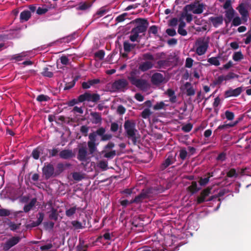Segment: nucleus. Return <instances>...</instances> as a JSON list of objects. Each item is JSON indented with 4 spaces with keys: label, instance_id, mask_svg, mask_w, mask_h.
<instances>
[{
    "label": "nucleus",
    "instance_id": "1",
    "mask_svg": "<svg viewBox=\"0 0 251 251\" xmlns=\"http://www.w3.org/2000/svg\"><path fill=\"white\" fill-rule=\"evenodd\" d=\"M124 128L127 137L131 140L133 144L136 145L139 140L140 136L136 129V123L133 120H126L124 123Z\"/></svg>",
    "mask_w": 251,
    "mask_h": 251
},
{
    "label": "nucleus",
    "instance_id": "2",
    "mask_svg": "<svg viewBox=\"0 0 251 251\" xmlns=\"http://www.w3.org/2000/svg\"><path fill=\"white\" fill-rule=\"evenodd\" d=\"M100 99V96L98 94L90 93L88 92L80 95L78 97L79 102H82L85 101L88 102H96Z\"/></svg>",
    "mask_w": 251,
    "mask_h": 251
},
{
    "label": "nucleus",
    "instance_id": "3",
    "mask_svg": "<svg viewBox=\"0 0 251 251\" xmlns=\"http://www.w3.org/2000/svg\"><path fill=\"white\" fill-rule=\"evenodd\" d=\"M185 6L186 10L190 11L195 14H201L204 9L203 3L199 1H196L192 3L186 5Z\"/></svg>",
    "mask_w": 251,
    "mask_h": 251
},
{
    "label": "nucleus",
    "instance_id": "4",
    "mask_svg": "<svg viewBox=\"0 0 251 251\" xmlns=\"http://www.w3.org/2000/svg\"><path fill=\"white\" fill-rule=\"evenodd\" d=\"M136 23L138 25L132 29L138 34L145 32L148 28L149 23L146 19H137Z\"/></svg>",
    "mask_w": 251,
    "mask_h": 251
},
{
    "label": "nucleus",
    "instance_id": "5",
    "mask_svg": "<svg viewBox=\"0 0 251 251\" xmlns=\"http://www.w3.org/2000/svg\"><path fill=\"white\" fill-rule=\"evenodd\" d=\"M21 240V238L19 236H12L5 242L3 245V249L5 251H7L13 247L17 245Z\"/></svg>",
    "mask_w": 251,
    "mask_h": 251
},
{
    "label": "nucleus",
    "instance_id": "6",
    "mask_svg": "<svg viewBox=\"0 0 251 251\" xmlns=\"http://www.w3.org/2000/svg\"><path fill=\"white\" fill-rule=\"evenodd\" d=\"M128 84V81L124 78L115 80L112 84V88L115 91H124Z\"/></svg>",
    "mask_w": 251,
    "mask_h": 251
},
{
    "label": "nucleus",
    "instance_id": "7",
    "mask_svg": "<svg viewBox=\"0 0 251 251\" xmlns=\"http://www.w3.org/2000/svg\"><path fill=\"white\" fill-rule=\"evenodd\" d=\"M168 80L165 76L161 73H155L151 77V82L155 85L159 86L162 84L166 83Z\"/></svg>",
    "mask_w": 251,
    "mask_h": 251
},
{
    "label": "nucleus",
    "instance_id": "8",
    "mask_svg": "<svg viewBox=\"0 0 251 251\" xmlns=\"http://www.w3.org/2000/svg\"><path fill=\"white\" fill-rule=\"evenodd\" d=\"M43 174L46 179H49L52 176H56L54 172V168L52 164L48 163L45 164L42 169Z\"/></svg>",
    "mask_w": 251,
    "mask_h": 251
},
{
    "label": "nucleus",
    "instance_id": "9",
    "mask_svg": "<svg viewBox=\"0 0 251 251\" xmlns=\"http://www.w3.org/2000/svg\"><path fill=\"white\" fill-rule=\"evenodd\" d=\"M77 158L81 162H87L89 159L86 146L80 148L78 150Z\"/></svg>",
    "mask_w": 251,
    "mask_h": 251
},
{
    "label": "nucleus",
    "instance_id": "10",
    "mask_svg": "<svg viewBox=\"0 0 251 251\" xmlns=\"http://www.w3.org/2000/svg\"><path fill=\"white\" fill-rule=\"evenodd\" d=\"M89 141L88 142V147L90 154L94 153L97 150V145L96 144V139H95V135L93 134L89 135Z\"/></svg>",
    "mask_w": 251,
    "mask_h": 251
},
{
    "label": "nucleus",
    "instance_id": "11",
    "mask_svg": "<svg viewBox=\"0 0 251 251\" xmlns=\"http://www.w3.org/2000/svg\"><path fill=\"white\" fill-rule=\"evenodd\" d=\"M22 211H12V210L1 208L0 209V216H9L11 218H16L18 215L22 213Z\"/></svg>",
    "mask_w": 251,
    "mask_h": 251
},
{
    "label": "nucleus",
    "instance_id": "12",
    "mask_svg": "<svg viewBox=\"0 0 251 251\" xmlns=\"http://www.w3.org/2000/svg\"><path fill=\"white\" fill-rule=\"evenodd\" d=\"M243 91V88L239 87L235 89L229 88L225 92V96L226 98L230 97H237L239 96Z\"/></svg>",
    "mask_w": 251,
    "mask_h": 251
},
{
    "label": "nucleus",
    "instance_id": "13",
    "mask_svg": "<svg viewBox=\"0 0 251 251\" xmlns=\"http://www.w3.org/2000/svg\"><path fill=\"white\" fill-rule=\"evenodd\" d=\"M132 84L143 90L147 89L149 87L147 80L140 78H137Z\"/></svg>",
    "mask_w": 251,
    "mask_h": 251
},
{
    "label": "nucleus",
    "instance_id": "14",
    "mask_svg": "<svg viewBox=\"0 0 251 251\" xmlns=\"http://www.w3.org/2000/svg\"><path fill=\"white\" fill-rule=\"evenodd\" d=\"M195 48L198 54L201 55L204 54V38H201L196 42Z\"/></svg>",
    "mask_w": 251,
    "mask_h": 251
},
{
    "label": "nucleus",
    "instance_id": "15",
    "mask_svg": "<svg viewBox=\"0 0 251 251\" xmlns=\"http://www.w3.org/2000/svg\"><path fill=\"white\" fill-rule=\"evenodd\" d=\"M237 9L239 13L242 16V18L244 22H247L249 17V12L245 7L244 4L242 3L240 4Z\"/></svg>",
    "mask_w": 251,
    "mask_h": 251
},
{
    "label": "nucleus",
    "instance_id": "16",
    "mask_svg": "<svg viewBox=\"0 0 251 251\" xmlns=\"http://www.w3.org/2000/svg\"><path fill=\"white\" fill-rule=\"evenodd\" d=\"M175 161V158L172 154L168 155L167 158L161 164L160 169L162 171L165 170L170 165L173 164Z\"/></svg>",
    "mask_w": 251,
    "mask_h": 251
},
{
    "label": "nucleus",
    "instance_id": "17",
    "mask_svg": "<svg viewBox=\"0 0 251 251\" xmlns=\"http://www.w3.org/2000/svg\"><path fill=\"white\" fill-rule=\"evenodd\" d=\"M226 19L225 23L227 25L233 19L234 16L235 11L232 7L227 9L225 12Z\"/></svg>",
    "mask_w": 251,
    "mask_h": 251
},
{
    "label": "nucleus",
    "instance_id": "18",
    "mask_svg": "<svg viewBox=\"0 0 251 251\" xmlns=\"http://www.w3.org/2000/svg\"><path fill=\"white\" fill-rule=\"evenodd\" d=\"M74 154L71 150H63L59 153L60 158L64 159H68L72 158Z\"/></svg>",
    "mask_w": 251,
    "mask_h": 251
},
{
    "label": "nucleus",
    "instance_id": "19",
    "mask_svg": "<svg viewBox=\"0 0 251 251\" xmlns=\"http://www.w3.org/2000/svg\"><path fill=\"white\" fill-rule=\"evenodd\" d=\"M223 20L224 19L222 16L211 17L209 18V21L215 27H217L220 25H221L223 23Z\"/></svg>",
    "mask_w": 251,
    "mask_h": 251
},
{
    "label": "nucleus",
    "instance_id": "20",
    "mask_svg": "<svg viewBox=\"0 0 251 251\" xmlns=\"http://www.w3.org/2000/svg\"><path fill=\"white\" fill-rule=\"evenodd\" d=\"M190 12V11L186 10V6H185L181 14V19H185L187 23H190L193 19L192 15L189 13Z\"/></svg>",
    "mask_w": 251,
    "mask_h": 251
},
{
    "label": "nucleus",
    "instance_id": "21",
    "mask_svg": "<svg viewBox=\"0 0 251 251\" xmlns=\"http://www.w3.org/2000/svg\"><path fill=\"white\" fill-rule=\"evenodd\" d=\"M5 223L6 225L8 226V228L10 229V230L12 231H16V230L20 228L21 226L20 223H15L9 219H7V221L5 222Z\"/></svg>",
    "mask_w": 251,
    "mask_h": 251
},
{
    "label": "nucleus",
    "instance_id": "22",
    "mask_svg": "<svg viewBox=\"0 0 251 251\" xmlns=\"http://www.w3.org/2000/svg\"><path fill=\"white\" fill-rule=\"evenodd\" d=\"M153 67V64L150 61H145L141 63L139 66V69L142 72H145Z\"/></svg>",
    "mask_w": 251,
    "mask_h": 251
},
{
    "label": "nucleus",
    "instance_id": "23",
    "mask_svg": "<svg viewBox=\"0 0 251 251\" xmlns=\"http://www.w3.org/2000/svg\"><path fill=\"white\" fill-rule=\"evenodd\" d=\"M36 202H37L36 198L32 199L28 203L25 204L24 206V211L25 213L28 212L35 205Z\"/></svg>",
    "mask_w": 251,
    "mask_h": 251
},
{
    "label": "nucleus",
    "instance_id": "24",
    "mask_svg": "<svg viewBox=\"0 0 251 251\" xmlns=\"http://www.w3.org/2000/svg\"><path fill=\"white\" fill-rule=\"evenodd\" d=\"M91 115L93 118L92 122L94 124H101L102 121V118L100 113L98 112H92Z\"/></svg>",
    "mask_w": 251,
    "mask_h": 251
},
{
    "label": "nucleus",
    "instance_id": "25",
    "mask_svg": "<svg viewBox=\"0 0 251 251\" xmlns=\"http://www.w3.org/2000/svg\"><path fill=\"white\" fill-rule=\"evenodd\" d=\"M138 74V71L136 69H133L130 72L128 76H127V78L131 84L135 81L138 78H137Z\"/></svg>",
    "mask_w": 251,
    "mask_h": 251
},
{
    "label": "nucleus",
    "instance_id": "26",
    "mask_svg": "<svg viewBox=\"0 0 251 251\" xmlns=\"http://www.w3.org/2000/svg\"><path fill=\"white\" fill-rule=\"evenodd\" d=\"M44 214L43 213H42V212L39 213L37 216V221L35 222H33L32 223V226L33 227H35V226H38L39 225H40L42 223V222L44 219Z\"/></svg>",
    "mask_w": 251,
    "mask_h": 251
},
{
    "label": "nucleus",
    "instance_id": "27",
    "mask_svg": "<svg viewBox=\"0 0 251 251\" xmlns=\"http://www.w3.org/2000/svg\"><path fill=\"white\" fill-rule=\"evenodd\" d=\"M49 218L50 220H52L55 221L58 220V214L56 209L53 207L51 208L49 215Z\"/></svg>",
    "mask_w": 251,
    "mask_h": 251
},
{
    "label": "nucleus",
    "instance_id": "28",
    "mask_svg": "<svg viewBox=\"0 0 251 251\" xmlns=\"http://www.w3.org/2000/svg\"><path fill=\"white\" fill-rule=\"evenodd\" d=\"M31 17V13L28 10H25L20 14V19L22 22L27 21Z\"/></svg>",
    "mask_w": 251,
    "mask_h": 251
},
{
    "label": "nucleus",
    "instance_id": "29",
    "mask_svg": "<svg viewBox=\"0 0 251 251\" xmlns=\"http://www.w3.org/2000/svg\"><path fill=\"white\" fill-rule=\"evenodd\" d=\"M212 187H207L206 188H205V201H209L212 200L213 199L217 198V197L215 195L212 196L210 198H207V196L211 193V189Z\"/></svg>",
    "mask_w": 251,
    "mask_h": 251
},
{
    "label": "nucleus",
    "instance_id": "30",
    "mask_svg": "<svg viewBox=\"0 0 251 251\" xmlns=\"http://www.w3.org/2000/svg\"><path fill=\"white\" fill-rule=\"evenodd\" d=\"M77 209L75 206L66 209L65 211L66 216L69 218L72 217L76 213Z\"/></svg>",
    "mask_w": 251,
    "mask_h": 251
},
{
    "label": "nucleus",
    "instance_id": "31",
    "mask_svg": "<svg viewBox=\"0 0 251 251\" xmlns=\"http://www.w3.org/2000/svg\"><path fill=\"white\" fill-rule=\"evenodd\" d=\"M123 45L124 50L126 52H130L135 47V45L130 44L128 41L124 42Z\"/></svg>",
    "mask_w": 251,
    "mask_h": 251
},
{
    "label": "nucleus",
    "instance_id": "32",
    "mask_svg": "<svg viewBox=\"0 0 251 251\" xmlns=\"http://www.w3.org/2000/svg\"><path fill=\"white\" fill-rule=\"evenodd\" d=\"M147 198V195L146 193L142 192L134 198V201L136 203L141 202L144 199Z\"/></svg>",
    "mask_w": 251,
    "mask_h": 251
},
{
    "label": "nucleus",
    "instance_id": "33",
    "mask_svg": "<svg viewBox=\"0 0 251 251\" xmlns=\"http://www.w3.org/2000/svg\"><path fill=\"white\" fill-rule=\"evenodd\" d=\"M105 132V129L103 127H100L99 128H98L95 132H93L90 134H94L95 139H96V137L97 135L101 136V138Z\"/></svg>",
    "mask_w": 251,
    "mask_h": 251
},
{
    "label": "nucleus",
    "instance_id": "34",
    "mask_svg": "<svg viewBox=\"0 0 251 251\" xmlns=\"http://www.w3.org/2000/svg\"><path fill=\"white\" fill-rule=\"evenodd\" d=\"M69 165H70L68 164L64 165L61 163H58L56 166L57 171L55 172L56 175H59L60 173H62L64 170L65 167H68Z\"/></svg>",
    "mask_w": 251,
    "mask_h": 251
},
{
    "label": "nucleus",
    "instance_id": "35",
    "mask_svg": "<svg viewBox=\"0 0 251 251\" xmlns=\"http://www.w3.org/2000/svg\"><path fill=\"white\" fill-rule=\"evenodd\" d=\"M232 58L235 61H239L244 58V55L241 51H237L234 53Z\"/></svg>",
    "mask_w": 251,
    "mask_h": 251
},
{
    "label": "nucleus",
    "instance_id": "36",
    "mask_svg": "<svg viewBox=\"0 0 251 251\" xmlns=\"http://www.w3.org/2000/svg\"><path fill=\"white\" fill-rule=\"evenodd\" d=\"M189 189L192 193H194L199 190L200 187L196 182L193 181L191 185L189 187Z\"/></svg>",
    "mask_w": 251,
    "mask_h": 251
},
{
    "label": "nucleus",
    "instance_id": "37",
    "mask_svg": "<svg viewBox=\"0 0 251 251\" xmlns=\"http://www.w3.org/2000/svg\"><path fill=\"white\" fill-rule=\"evenodd\" d=\"M167 106L163 101H160L157 102L153 107L154 110H159L164 109L165 107Z\"/></svg>",
    "mask_w": 251,
    "mask_h": 251
},
{
    "label": "nucleus",
    "instance_id": "38",
    "mask_svg": "<svg viewBox=\"0 0 251 251\" xmlns=\"http://www.w3.org/2000/svg\"><path fill=\"white\" fill-rule=\"evenodd\" d=\"M237 123H238V121H236L234 124H224L222 125H220L218 126L217 130H223V129H226L235 126L237 124Z\"/></svg>",
    "mask_w": 251,
    "mask_h": 251
},
{
    "label": "nucleus",
    "instance_id": "39",
    "mask_svg": "<svg viewBox=\"0 0 251 251\" xmlns=\"http://www.w3.org/2000/svg\"><path fill=\"white\" fill-rule=\"evenodd\" d=\"M187 88L186 94L188 96H193L195 94L194 89L191 86L190 83L187 82L185 84Z\"/></svg>",
    "mask_w": 251,
    "mask_h": 251
},
{
    "label": "nucleus",
    "instance_id": "40",
    "mask_svg": "<svg viewBox=\"0 0 251 251\" xmlns=\"http://www.w3.org/2000/svg\"><path fill=\"white\" fill-rule=\"evenodd\" d=\"M226 176L228 177H238V173L235 169L232 168L227 172Z\"/></svg>",
    "mask_w": 251,
    "mask_h": 251
},
{
    "label": "nucleus",
    "instance_id": "41",
    "mask_svg": "<svg viewBox=\"0 0 251 251\" xmlns=\"http://www.w3.org/2000/svg\"><path fill=\"white\" fill-rule=\"evenodd\" d=\"M98 167L102 170H106L108 168L107 162L105 160H100L98 163Z\"/></svg>",
    "mask_w": 251,
    "mask_h": 251
},
{
    "label": "nucleus",
    "instance_id": "42",
    "mask_svg": "<svg viewBox=\"0 0 251 251\" xmlns=\"http://www.w3.org/2000/svg\"><path fill=\"white\" fill-rule=\"evenodd\" d=\"M214 172H212L211 173H208L207 174V175H205V186L209 182L211 181H212L213 179H215V177L210 179L211 177L214 176Z\"/></svg>",
    "mask_w": 251,
    "mask_h": 251
},
{
    "label": "nucleus",
    "instance_id": "43",
    "mask_svg": "<svg viewBox=\"0 0 251 251\" xmlns=\"http://www.w3.org/2000/svg\"><path fill=\"white\" fill-rule=\"evenodd\" d=\"M71 224L75 229H82L84 227L82 224L78 221H73L71 222Z\"/></svg>",
    "mask_w": 251,
    "mask_h": 251
},
{
    "label": "nucleus",
    "instance_id": "44",
    "mask_svg": "<svg viewBox=\"0 0 251 251\" xmlns=\"http://www.w3.org/2000/svg\"><path fill=\"white\" fill-rule=\"evenodd\" d=\"M208 62L211 65L218 66L220 65L219 61L217 57H212L208 59Z\"/></svg>",
    "mask_w": 251,
    "mask_h": 251
},
{
    "label": "nucleus",
    "instance_id": "45",
    "mask_svg": "<svg viewBox=\"0 0 251 251\" xmlns=\"http://www.w3.org/2000/svg\"><path fill=\"white\" fill-rule=\"evenodd\" d=\"M192 127L193 125L190 123H188L183 125L181 127V129L185 132H189L191 130Z\"/></svg>",
    "mask_w": 251,
    "mask_h": 251
},
{
    "label": "nucleus",
    "instance_id": "46",
    "mask_svg": "<svg viewBox=\"0 0 251 251\" xmlns=\"http://www.w3.org/2000/svg\"><path fill=\"white\" fill-rule=\"evenodd\" d=\"M188 152L185 148L181 149L179 151V157L182 160H184L186 158Z\"/></svg>",
    "mask_w": 251,
    "mask_h": 251
},
{
    "label": "nucleus",
    "instance_id": "47",
    "mask_svg": "<svg viewBox=\"0 0 251 251\" xmlns=\"http://www.w3.org/2000/svg\"><path fill=\"white\" fill-rule=\"evenodd\" d=\"M36 100L39 102H42L43 101H48L50 100V98L48 96L42 94L39 95L37 97Z\"/></svg>",
    "mask_w": 251,
    "mask_h": 251
},
{
    "label": "nucleus",
    "instance_id": "48",
    "mask_svg": "<svg viewBox=\"0 0 251 251\" xmlns=\"http://www.w3.org/2000/svg\"><path fill=\"white\" fill-rule=\"evenodd\" d=\"M41 153V150L39 148L34 149L32 152V156L35 159H38L39 158Z\"/></svg>",
    "mask_w": 251,
    "mask_h": 251
},
{
    "label": "nucleus",
    "instance_id": "49",
    "mask_svg": "<svg viewBox=\"0 0 251 251\" xmlns=\"http://www.w3.org/2000/svg\"><path fill=\"white\" fill-rule=\"evenodd\" d=\"M151 114V110L148 108H146L142 111L141 116L143 118L146 119L149 118Z\"/></svg>",
    "mask_w": 251,
    "mask_h": 251
},
{
    "label": "nucleus",
    "instance_id": "50",
    "mask_svg": "<svg viewBox=\"0 0 251 251\" xmlns=\"http://www.w3.org/2000/svg\"><path fill=\"white\" fill-rule=\"evenodd\" d=\"M131 34L130 35L129 37L130 40L132 42H135L137 40L138 36L139 34H138L137 32H135L133 29L131 30Z\"/></svg>",
    "mask_w": 251,
    "mask_h": 251
},
{
    "label": "nucleus",
    "instance_id": "51",
    "mask_svg": "<svg viewBox=\"0 0 251 251\" xmlns=\"http://www.w3.org/2000/svg\"><path fill=\"white\" fill-rule=\"evenodd\" d=\"M47 12V9L46 8L45 5L42 7H39L37 9L36 12L38 15H43Z\"/></svg>",
    "mask_w": 251,
    "mask_h": 251
},
{
    "label": "nucleus",
    "instance_id": "52",
    "mask_svg": "<svg viewBox=\"0 0 251 251\" xmlns=\"http://www.w3.org/2000/svg\"><path fill=\"white\" fill-rule=\"evenodd\" d=\"M52 248L51 243H48L46 245L40 246V249L41 251H48Z\"/></svg>",
    "mask_w": 251,
    "mask_h": 251
},
{
    "label": "nucleus",
    "instance_id": "53",
    "mask_svg": "<svg viewBox=\"0 0 251 251\" xmlns=\"http://www.w3.org/2000/svg\"><path fill=\"white\" fill-rule=\"evenodd\" d=\"M42 74L44 76L49 77H51L53 76V73L49 71V68H45Z\"/></svg>",
    "mask_w": 251,
    "mask_h": 251
},
{
    "label": "nucleus",
    "instance_id": "54",
    "mask_svg": "<svg viewBox=\"0 0 251 251\" xmlns=\"http://www.w3.org/2000/svg\"><path fill=\"white\" fill-rule=\"evenodd\" d=\"M104 55V51L102 50H99L95 53V57L99 58L100 60H102L103 59Z\"/></svg>",
    "mask_w": 251,
    "mask_h": 251
},
{
    "label": "nucleus",
    "instance_id": "55",
    "mask_svg": "<svg viewBox=\"0 0 251 251\" xmlns=\"http://www.w3.org/2000/svg\"><path fill=\"white\" fill-rule=\"evenodd\" d=\"M225 116L226 118L228 120H232L234 118V114L233 112L229 111H226L225 112Z\"/></svg>",
    "mask_w": 251,
    "mask_h": 251
},
{
    "label": "nucleus",
    "instance_id": "56",
    "mask_svg": "<svg viewBox=\"0 0 251 251\" xmlns=\"http://www.w3.org/2000/svg\"><path fill=\"white\" fill-rule=\"evenodd\" d=\"M241 23V20L239 17H236L232 20V24L235 26L239 25Z\"/></svg>",
    "mask_w": 251,
    "mask_h": 251
},
{
    "label": "nucleus",
    "instance_id": "57",
    "mask_svg": "<svg viewBox=\"0 0 251 251\" xmlns=\"http://www.w3.org/2000/svg\"><path fill=\"white\" fill-rule=\"evenodd\" d=\"M127 16V14L126 13H124L122 14L121 15L118 16L116 19V21L117 22H122L124 21L126 18Z\"/></svg>",
    "mask_w": 251,
    "mask_h": 251
},
{
    "label": "nucleus",
    "instance_id": "58",
    "mask_svg": "<svg viewBox=\"0 0 251 251\" xmlns=\"http://www.w3.org/2000/svg\"><path fill=\"white\" fill-rule=\"evenodd\" d=\"M116 155V151H110L106 152L104 157L107 158H113Z\"/></svg>",
    "mask_w": 251,
    "mask_h": 251
},
{
    "label": "nucleus",
    "instance_id": "59",
    "mask_svg": "<svg viewBox=\"0 0 251 251\" xmlns=\"http://www.w3.org/2000/svg\"><path fill=\"white\" fill-rule=\"evenodd\" d=\"M73 178L75 180L79 181L83 178L82 175L77 172H75L72 175Z\"/></svg>",
    "mask_w": 251,
    "mask_h": 251
},
{
    "label": "nucleus",
    "instance_id": "60",
    "mask_svg": "<svg viewBox=\"0 0 251 251\" xmlns=\"http://www.w3.org/2000/svg\"><path fill=\"white\" fill-rule=\"evenodd\" d=\"M107 10L104 7H102L97 12L96 14L98 15L99 17H101L104 15L107 12Z\"/></svg>",
    "mask_w": 251,
    "mask_h": 251
},
{
    "label": "nucleus",
    "instance_id": "61",
    "mask_svg": "<svg viewBox=\"0 0 251 251\" xmlns=\"http://www.w3.org/2000/svg\"><path fill=\"white\" fill-rule=\"evenodd\" d=\"M25 53H22L20 54L15 55L13 58L15 59L17 61H21L23 60V58L25 56Z\"/></svg>",
    "mask_w": 251,
    "mask_h": 251
},
{
    "label": "nucleus",
    "instance_id": "62",
    "mask_svg": "<svg viewBox=\"0 0 251 251\" xmlns=\"http://www.w3.org/2000/svg\"><path fill=\"white\" fill-rule=\"evenodd\" d=\"M158 29L156 25L151 26L149 30V33H152L154 35H156L157 33Z\"/></svg>",
    "mask_w": 251,
    "mask_h": 251
},
{
    "label": "nucleus",
    "instance_id": "63",
    "mask_svg": "<svg viewBox=\"0 0 251 251\" xmlns=\"http://www.w3.org/2000/svg\"><path fill=\"white\" fill-rule=\"evenodd\" d=\"M119 125L118 123L113 122L111 123L110 130L112 132H116L118 130Z\"/></svg>",
    "mask_w": 251,
    "mask_h": 251
},
{
    "label": "nucleus",
    "instance_id": "64",
    "mask_svg": "<svg viewBox=\"0 0 251 251\" xmlns=\"http://www.w3.org/2000/svg\"><path fill=\"white\" fill-rule=\"evenodd\" d=\"M247 38L245 39L244 42L246 45L249 44L251 42V32H248L246 34Z\"/></svg>",
    "mask_w": 251,
    "mask_h": 251
}]
</instances>
